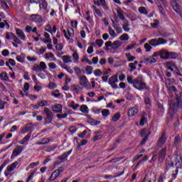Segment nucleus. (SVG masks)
Returning a JSON list of instances; mask_svg holds the SVG:
<instances>
[{
    "label": "nucleus",
    "mask_w": 182,
    "mask_h": 182,
    "mask_svg": "<svg viewBox=\"0 0 182 182\" xmlns=\"http://www.w3.org/2000/svg\"><path fill=\"white\" fill-rule=\"evenodd\" d=\"M134 87L138 90H149L146 83L143 82V77L139 76L134 80Z\"/></svg>",
    "instance_id": "f257e3e1"
},
{
    "label": "nucleus",
    "mask_w": 182,
    "mask_h": 182,
    "mask_svg": "<svg viewBox=\"0 0 182 182\" xmlns=\"http://www.w3.org/2000/svg\"><path fill=\"white\" fill-rule=\"evenodd\" d=\"M44 113L46 115V117L44 118V120L46 122L45 124H50V123H52V120H53V112H52L49 108L45 107Z\"/></svg>",
    "instance_id": "f03ea898"
},
{
    "label": "nucleus",
    "mask_w": 182,
    "mask_h": 182,
    "mask_svg": "<svg viewBox=\"0 0 182 182\" xmlns=\"http://www.w3.org/2000/svg\"><path fill=\"white\" fill-rule=\"evenodd\" d=\"M167 42V40L163 38H159L158 39L152 38L149 41V43L151 46H159V45H164Z\"/></svg>",
    "instance_id": "7ed1b4c3"
},
{
    "label": "nucleus",
    "mask_w": 182,
    "mask_h": 182,
    "mask_svg": "<svg viewBox=\"0 0 182 182\" xmlns=\"http://www.w3.org/2000/svg\"><path fill=\"white\" fill-rule=\"evenodd\" d=\"M171 5L175 12L177 14H180V12H181V8L180 7V0H172Z\"/></svg>",
    "instance_id": "20e7f679"
},
{
    "label": "nucleus",
    "mask_w": 182,
    "mask_h": 182,
    "mask_svg": "<svg viewBox=\"0 0 182 182\" xmlns=\"http://www.w3.org/2000/svg\"><path fill=\"white\" fill-rule=\"evenodd\" d=\"M117 82H119V80L117 79V75H112L111 77L109 78L108 83L112 86L113 89H117L119 87L117 86Z\"/></svg>",
    "instance_id": "39448f33"
},
{
    "label": "nucleus",
    "mask_w": 182,
    "mask_h": 182,
    "mask_svg": "<svg viewBox=\"0 0 182 182\" xmlns=\"http://www.w3.org/2000/svg\"><path fill=\"white\" fill-rule=\"evenodd\" d=\"M166 140H167V135H166V132H164L158 140L159 147H163V146L166 144Z\"/></svg>",
    "instance_id": "423d86ee"
},
{
    "label": "nucleus",
    "mask_w": 182,
    "mask_h": 182,
    "mask_svg": "<svg viewBox=\"0 0 182 182\" xmlns=\"http://www.w3.org/2000/svg\"><path fill=\"white\" fill-rule=\"evenodd\" d=\"M31 21L32 22H36L37 23H42L43 22V19L42 18V16L39 14H33L30 16Z\"/></svg>",
    "instance_id": "0eeeda50"
},
{
    "label": "nucleus",
    "mask_w": 182,
    "mask_h": 182,
    "mask_svg": "<svg viewBox=\"0 0 182 182\" xmlns=\"http://www.w3.org/2000/svg\"><path fill=\"white\" fill-rule=\"evenodd\" d=\"M18 161H15L11 165L7 166V171L4 172L5 176L8 177V176H9V173H11V171H14V170L16 168V166H18Z\"/></svg>",
    "instance_id": "6e6552de"
},
{
    "label": "nucleus",
    "mask_w": 182,
    "mask_h": 182,
    "mask_svg": "<svg viewBox=\"0 0 182 182\" xmlns=\"http://www.w3.org/2000/svg\"><path fill=\"white\" fill-rule=\"evenodd\" d=\"M67 32H66V30H63V33L65 38H66V39H70L69 38H73V36H75V31H73V28H68Z\"/></svg>",
    "instance_id": "1a4fd4ad"
},
{
    "label": "nucleus",
    "mask_w": 182,
    "mask_h": 182,
    "mask_svg": "<svg viewBox=\"0 0 182 182\" xmlns=\"http://www.w3.org/2000/svg\"><path fill=\"white\" fill-rule=\"evenodd\" d=\"M23 151V146H16L14 148V150L13 151V153L11 154V159H14V157H16L17 156H19V154Z\"/></svg>",
    "instance_id": "9d476101"
},
{
    "label": "nucleus",
    "mask_w": 182,
    "mask_h": 182,
    "mask_svg": "<svg viewBox=\"0 0 182 182\" xmlns=\"http://www.w3.org/2000/svg\"><path fill=\"white\" fill-rule=\"evenodd\" d=\"M80 85L85 88L89 87V80H87V77H86V76L82 75L80 77Z\"/></svg>",
    "instance_id": "9b49d317"
},
{
    "label": "nucleus",
    "mask_w": 182,
    "mask_h": 182,
    "mask_svg": "<svg viewBox=\"0 0 182 182\" xmlns=\"http://www.w3.org/2000/svg\"><path fill=\"white\" fill-rule=\"evenodd\" d=\"M167 153V149L164 148L161 150L159 155V163H163L164 161V159H166V154Z\"/></svg>",
    "instance_id": "f8f14e48"
},
{
    "label": "nucleus",
    "mask_w": 182,
    "mask_h": 182,
    "mask_svg": "<svg viewBox=\"0 0 182 182\" xmlns=\"http://www.w3.org/2000/svg\"><path fill=\"white\" fill-rule=\"evenodd\" d=\"M16 33L18 36V38H19V39H21V41H25V39H26V36H25V33H23V31L19 28H16Z\"/></svg>",
    "instance_id": "ddd939ff"
},
{
    "label": "nucleus",
    "mask_w": 182,
    "mask_h": 182,
    "mask_svg": "<svg viewBox=\"0 0 182 182\" xmlns=\"http://www.w3.org/2000/svg\"><path fill=\"white\" fill-rule=\"evenodd\" d=\"M32 129H33L32 123L27 124L25 127L21 129V133L22 134H25V133H28V132H30Z\"/></svg>",
    "instance_id": "4468645a"
},
{
    "label": "nucleus",
    "mask_w": 182,
    "mask_h": 182,
    "mask_svg": "<svg viewBox=\"0 0 182 182\" xmlns=\"http://www.w3.org/2000/svg\"><path fill=\"white\" fill-rule=\"evenodd\" d=\"M159 56L161 59H164L165 60H167L168 59V52L166 51V50L162 49L159 50Z\"/></svg>",
    "instance_id": "2eb2a0df"
},
{
    "label": "nucleus",
    "mask_w": 182,
    "mask_h": 182,
    "mask_svg": "<svg viewBox=\"0 0 182 182\" xmlns=\"http://www.w3.org/2000/svg\"><path fill=\"white\" fill-rule=\"evenodd\" d=\"M52 110L55 113H62V105L60 104L53 105Z\"/></svg>",
    "instance_id": "dca6fc26"
},
{
    "label": "nucleus",
    "mask_w": 182,
    "mask_h": 182,
    "mask_svg": "<svg viewBox=\"0 0 182 182\" xmlns=\"http://www.w3.org/2000/svg\"><path fill=\"white\" fill-rule=\"evenodd\" d=\"M137 113H139V109L136 107H132L128 110V116L129 117H133V116H135Z\"/></svg>",
    "instance_id": "f3484780"
},
{
    "label": "nucleus",
    "mask_w": 182,
    "mask_h": 182,
    "mask_svg": "<svg viewBox=\"0 0 182 182\" xmlns=\"http://www.w3.org/2000/svg\"><path fill=\"white\" fill-rule=\"evenodd\" d=\"M40 9H43L44 11H46L48 9V3L46 2V0H40V2H38Z\"/></svg>",
    "instance_id": "a211bd4d"
},
{
    "label": "nucleus",
    "mask_w": 182,
    "mask_h": 182,
    "mask_svg": "<svg viewBox=\"0 0 182 182\" xmlns=\"http://www.w3.org/2000/svg\"><path fill=\"white\" fill-rule=\"evenodd\" d=\"M112 26L114 29H115L116 32L117 33H122V28L117 26V24L114 23V21L113 19H112Z\"/></svg>",
    "instance_id": "6ab92c4d"
},
{
    "label": "nucleus",
    "mask_w": 182,
    "mask_h": 182,
    "mask_svg": "<svg viewBox=\"0 0 182 182\" xmlns=\"http://www.w3.org/2000/svg\"><path fill=\"white\" fill-rule=\"evenodd\" d=\"M166 87H167V90H168V92H174V93H176V92H177V88L173 85H171L170 84H166Z\"/></svg>",
    "instance_id": "aec40b11"
},
{
    "label": "nucleus",
    "mask_w": 182,
    "mask_h": 182,
    "mask_svg": "<svg viewBox=\"0 0 182 182\" xmlns=\"http://www.w3.org/2000/svg\"><path fill=\"white\" fill-rule=\"evenodd\" d=\"M120 46H122V42L119 41H116L114 43H112V49L114 50L119 49Z\"/></svg>",
    "instance_id": "412c9836"
},
{
    "label": "nucleus",
    "mask_w": 182,
    "mask_h": 182,
    "mask_svg": "<svg viewBox=\"0 0 182 182\" xmlns=\"http://www.w3.org/2000/svg\"><path fill=\"white\" fill-rule=\"evenodd\" d=\"M61 59L63 60L64 63H70V62H72V59L69 55H63L61 57Z\"/></svg>",
    "instance_id": "4be33fe9"
},
{
    "label": "nucleus",
    "mask_w": 182,
    "mask_h": 182,
    "mask_svg": "<svg viewBox=\"0 0 182 182\" xmlns=\"http://www.w3.org/2000/svg\"><path fill=\"white\" fill-rule=\"evenodd\" d=\"M71 153L72 150H70L69 151L64 153L59 157L60 160H62V161H63V160H65V159H66L68 156H69Z\"/></svg>",
    "instance_id": "5701e85b"
},
{
    "label": "nucleus",
    "mask_w": 182,
    "mask_h": 182,
    "mask_svg": "<svg viewBox=\"0 0 182 182\" xmlns=\"http://www.w3.org/2000/svg\"><path fill=\"white\" fill-rule=\"evenodd\" d=\"M168 59H176V58H178V54L174 52H168Z\"/></svg>",
    "instance_id": "b1692460"
},
{
    "label": "nucleus",
    "mask_w": 182,
    "mask_h": 182,
    "mask_svg": "<svg viewBox=\"0 0 182 182\" xmlns=\"http://www.w3.org/2000/svg\"><path fill=\"white\" fill-rule=\"evenodd\" d=\"M129 21H124V23L122 25V28L124 31H125V32H129L130 31V28H129Z\"/></svg>",
    "instance_id": "393cba45"
},
{
    "label": "nucleus",
    "mask_w": 182,
    "mask_h": 182,
    "mask_svg": "<svg viewBox=\"0 0 182 182\" xmlns=\"http://www.w3.org/2000/svg\"><path fill=\"white\" fill-rule=\"evenodd\" d=\"M178 164H179L181 166L182 165V159L180 155H176V165L177 166Z\"/></svg>",
    "instance_id": "a878e982"
},
{
    "label": "nucleus",
    "mask_w": 182,
    "mask_h": 182,
    "mask_svg": "<svg viewBox=\"0 0 182 182\" xmlns=\"http://www.w3.org/2000/svg\"><path fill=\"white\" fill-rule=\"evenodd\" d=\"M80 112H82V113L87 114L89 113V108H87V106L86 105H82L80 107Z\"/></svg>",
    "instance_id": "bb28decb"
},
{
    "label": "nucleus",
    "mask_w": 182,
    "mask_h": 182,
    "mask_svg": "<svg viewBox=\"0 0 182 182\" xmlns=\"http://www.w3.org/2000/svg\"><path fill=\"white\" fill-rule=\"evenodd\" d=\"M0 77L3 80H5L6 82H8L9 80V77H8L6 73H1L0 74Z\"/></svg>",
    "instance_id": "cd10ccee"
},
{
    "label": "nucleus",
    "mask_w": 182,
    "mask_h": 182,
    "mask_svg": "<svg viewBox=\"0 0 182 182\" xmlns=\"http://www.w3.org/2000/svg\"><path fill=\"white\" fill-rule=\"evenodd\" d=\"M31 139V133L26 135L21 141L20 144H23L24 143H26Z\"/></svg>",
    "instance_id": "c85d7f7f"
},
{
    "label": "nucleus",
    "mask_w": 182,
    "mask_h": 182,
    "mask_svg": "<svg viewBox=\"0 0 182 182\" xmlns=\"http://www.w3.org/2000/svg\"><path fill=\"white\" fill-rule=\"evenodd\" d=\"M118 18L121 19V21H124V14H123V11L122 10H117Z\"/></svg>",
    "instance_id": "c756f323"
},
{
    "label": "nucleus",
    "mask_w": 182,
    "mask_h": 182,
    "mask_svg": "<svg viewBox=\"0 0 182 182\" xmlns=\"http://www.w3.org/2000/svg\"><path fill=\"white\" fill-rule=\"evenodd\" d=\"M80 105H79V104H75V101H72L70 102V107H72V109H73V110H76V109H77V107H80Z\"/></svg>",
    "instance_id": "7c9ffc66"
},
{
    "label": "nucleus",
    "mask_w": 182,
    "mask_h": 182,
    "mask_svg": "<svg viewBox=\"0 0 182 182\" xmlns=\"http://www.w3.org/2000/svg\"><path fill=\"white\" fill-rule=\"evenodd\" d=\"M92 8L97 15H98L100 18H102L103 16V14H102V11H100V9H97L96 6H92Z\"/></svg>",
    "instance_id": "2f4dec72"
},
{
    "label": "nucleus",
    "mask_w": 182,
    "mask_h": 182,
    "mask_svg": "<svg viewBox=\"0 0 182 182\" xmlns=\"http://www.w3.org/2000/svg\"><path fill=\"white\" fill-rule=\"evenodd\" d=\"M145 60L148 63H156V58H154V57L153 55L151 57H150L149 58H146Z\"/></svg>",
    "instance_id": "473e14b6"
},
{
    "label": "nucleus",
    "mask_w": 182,
    "mask_h": 182,
    "mask_svg": "<svg viewBox=\"0 0 182 182\" xmlns=\"http://www.w3.org/2000/svg\"><path fill=\"white\" fill-rule=\"evenodd\" d=\"M102 114L105 117H107V116H109V114H110V111L107 109H105L102 111Z\"/></svg>",
    "instance_id": "72a5a7b5"
},
{
    "label": "nucleus",
    "mask_w": 182,
    "mask_h": 182,
    "mask_svg": "<svg viewBox=\"0 0 182 182\" xmlns=\"http://www.w3.org/2000/svg\"><path fill=\"white\" fill-rule=\"evenodd\" d=\"M120 117H121L120 113H116V114H114V115L112 117V121L117 122V120H119V119H120Z\"/></svg>",
    "instance_id": "f704fd0d"
},
{
    "label": "nucleus",
    "mask_w": 182,
    "mask_h": 182,
    "mask_svg": "<svg viewBox=\"0 0 182 182\" xmlns=\"http://www.w3.org/2000/svg\"><path fill=\"white\" fill-rule=\"evenodd\" d=\"M120 41H129V35L124 33L119 37Z\"/></svg>",
    "instance_id": "c9c22d12"
},
{
    "label": "nucleus",
    "mask_w": 182,
    "mask_h": 182,
    "mask_svg": "<svg viewBox=\"0 0 182 182\" xmlns=\"http://www.w3.org/2000/svg\"><path fill=\"white\" fill-rule=\"evenodd\" d=\"M56 117H58V119H66V117H68V113L57 114Z\"/></svg>",
    "instance_id": "e433bc0d"
},
{
    "label": "nucleus",
    "mask_w": 182,
    "mask_h": 182,
    "mask_svg": "<svg viewBox=\"0 0 182 182\" xmlns=\"http://www.w3.org/2000/svg\"><path fill=\"white\" fill-rule=\"evenodd\" d=\"M85 70L87 72L88 75H92L93 73V67L88 65L86 67Z\"/></svg>",
    "instance_id": "4c0bfd02"
},
{
    "label": "nucleus",
    "mask_w": 182,
    "mask_h": 182,
    "mask_svg": "<svg viewBox=\"0 0 182 182\" xmlns=\"http://www.w3.org/2000/svg\"><path fill=\"white\" fill-rule=\"evenodd\" d=\"M74 70H75L77 76H80V75H82V70H80V68L79 67H75Z\"/></svg>",
    "instance_id": "58836bf2"
},
{
    "label": "nucleus",
    "mask_w": 182,
    "mask_h": 182,
    "mask_svg": "<svg viewBox=\"0 0 182 182\" xmlns=\"http://www.w3.org/2000/svg\"><path fill=\"white\" fill-rule=\"evenodd\" d=\"M1 5L3 8H6V9H9V6L6 3L5 0H1Z\"/></svg>",
    "instance_id": "ea45409f"
},
{
    "label": "nucleus",
    "mask_w": 182,
    "mask_h": 182,
    "mask_svg": "<svg viewBox=\"0 0 182 182\" xmlns=\"http://www.w3.org/2000/svg\"><path fill=\"white\" fill-rule=\"evenodd\" d=\"M139 11L140 14H144V15H147L148 14L147 10H146V7H144V6L139 7Z\"/></svg>",
    "instance_id": "a19ab883"
},
{
    "label": "nucleus",
    "mask_w": 182,
    "mask_h": 182,
    "mask_svg": "<svg viewBox=\"0 0 182 182\" xmlns=\"http://www.w3.org/2000/svg\"><path fill=\"white\" fill-rule=\"evenodd\" d=\"M126 56L129 62H133V60L136 59V57L132 56V55H130V53L126 54Z\"/></svg>",
    "instance_id": "79ce46f5"
},
{
    "label": "nucleus",
    "mask_w": 182,
    "mask_h": 182,
    "mask_svg": "<svg viewBox=\"0 0 182 182\" xmlns=\"http://www.w3.org/2000/svg\"><path fill=\"white\" fill-rule=\"evenodd\" d=\"M127 80L130 85H134V80H133V77L128 76Z\"/></svg>",
    "instance_id": "37998d69"
},
{
    "label": "nucleus",
    "mask_w": 182,
    "mask_h": 182,
    "mask_svg": "<svg viewBox=\"0 0 182 182\" xmlns=\"http://www.w3.org/2000/svg\"><path fill=\"white\" fill-rule=\"evenodd\" d=\"M144 48L146 49V52H150L151 50L152 47H151V46H150V44L145 43Z\"/></svg>",
    "instance_id": "c03bdc74"
},
{
    "label": "nucleus",
    "mask_w": 182,
    "mask_h": 182,
    "mask_svg": "<svg viewBox=\"0 0 182 182\" xmlns=\"http://www.w3.org/2000/svg\"><path fill=\"white\" fill-rule=\"evenodd\" d=\"M40 107H43V106H48V101L42 100L38 102Z\"/></svg>",
    "instance_id": "a18cd8bd"
},
{
    "label": "nucleus",
    "mask_w": 182,
    "mask_h": 182,
    "mask_svg": "<svg viewBox=\"0 0 182 182\" xmlns=\"http://www.w3.org/2000/svg\"><path fill=\"white\" fill-rule=\"evenodd\" d=\"M109 33L113 38H114V36H116V32L114 31V30L112 29V27H109Z\"/></svg>",
    "instance_id": "49530a36"
},
{
    "label": "nucleus",
    "mask_w": 182,
    "mask_h": 182,
    "mask_svg": "<svg viewBox=\"0 0 182 182\" xmlns=\"http://www.w3.org/2000/svg\"><path fill=\"white\" fill-rule=\"evenodd\" d=\"M96 45L99 46V48H101L102 45H103V40L102 39H97L95 41Z\"/></svg>",
    "instance_id": "de8ad7c7"
},
{
    "label": "nucleus",
    "mask_w": 182,
    "mask_h": 182,
    "mask_svg": "<svg viewBox=\"0 0 182 182\" xmlns=\"http://www.w3.org/2000/svg\"><path fill=\"white\" fill-rule=\"evenodd\" d=\"M173 166H174V164H173L171 161L166 159V169H168L169 167H173Z\"/></svg>",
    "instance_id": "09e8293b"
},
{
    "label": "nucleus",
    "mask_w": 182,
    "mask_h": 182,
    "mask_svg": "<svg viewBox=\"0 0 182 182\" xmlns=\"http://www.w3.org/2000/svg\"><path fill=\"white\" fill-rule=\"evenodd\" d=\"M81 62H86L87 63H88V65H92L93 63H92V61H90V60H89L87 58L84 57L82 60Z\"/></svg>",
    "instance_id": "8fccbe9b"
},
{
    "label": "nucleus",
    "mask_w": 182,
    "mask_h": 182,
    "mask_svg": "<svg viewBox=\"0 0 182 182\" xmlns=\"http://www.w3.org/2000/svg\"><path fill=\"white\" fill-rule=\"evenodd\" d=\"M45 31H46V32H49L50 33H52V26H50V24H48L46 26Z\"/></svg>",
    "instance_id": "3c124183"
},
{
    "label": "nucleus",
    "mask_w": 182,
    "mask_h": 182,
    "mask_svg": "<svg viewBox=\"0 0 182 182\" xmlns=\"http://www.w3.org/2000/svg\"><path fill=\"white\" fill-rule=\"evenodd\" d=\"M46 52V48L41 47L37 52L38 55H42Z\"/></svg>",
    "instance_id": "603ef678"
},
{
    "label": "nucleus",
    "mask_w": 182,
    "mask_h": 182,
    "mask_svg": "<svg viewBox=\"0 0 182 182\" xmlns=\"http://www.w3.org/2000/svg\"><path fill=\"white\" fill-rule=\"evenodd\" d=\"M100 3L105 8V9H107V4H106V0H100Z\"/></svg>",
    "instance_id": "864d4df0"
},
{
    "label": "nucleus",
    "mask_w": 182,
    "mask_h": 182,
    "mask_svg": "<svg viewBox=\"0 0 182 182\" xmlns=\"http://www.w3.org/2000/svg\"><path fill=\"white\" fill-rule=\"evenodd\" d=\"M55 49H56V50H58V51L62 50L63 49V45H62L60 43V44H56Z\"/></svg>",
    "instance_id": "5fc2aeb1"
},
{
    "label": "nucleus",
    "mask_w": 182,
    "mask_h": 182,
    "mask_svg": "<svg viewBox=\"0 0 182 182\" xmlns=\"http://www.w3.org/2000/svg\"><path fill=\"white\" fill-rule=\"evenodd\" d=\"M49 89H56V83L55 82H50L48 85Z\"/></svg>",
    "instance_id": "6e6d98bb"
},
{
    "label": "nucleus",
    "mask_w": 182,
    "mask_h": 182,
    "mask_svg": "<svg viewBox=\"0 0 182 182\" xmlns=\"http://www.w3.org/2000/svg\"><path fill=\"white\" fill-rule=\"evenodd\" d=\"M33 70H34L36 72H41L42 70L41 66L38 65H35Z\"/></svg>",
    "instance_id": "4d7b16f0"
},
{
    "label": "nucleus",
    "mask_w": 182,
    "mask_h": 182,
    "mask_svg": "<svg viewBox=\"0 0 182 182\" xmlns=\"http://www.w3.org/2000/svg\"><path fill=\"white\" fill-rule=\"evenodd\" d=\"M49 141H50V139H49V138H43L41 139V142L43 143V144H48Z\"/></svg>",
    "instance_id": "13d9d810"
},
{
    "label": "nucleus",
    "mask_w": 182,
    "mask_h": 182,
    "mask_svg": "<svg viewBox=\"0 0 182 182\" xmlns=\"http://www.w3.org/2000/svg\"><path fill=\"white\" fill-rule=\"evenodd\" d=\"M129 68L132 69L131 72H133V70H136V65L133 63H130L129 64Z\"/></svg>",
    "instance_id": "bf43d9fd"
},
{
    "label": "nucleus",
    "mask_w": 182,
    "mask_h": 182,
    "mask_svg": "<svg viewBox=\"0 0 182 182\" xmlns=\"http://www.w3.org/2000/svg\"><path fill=\"white\" fill-rule=\"evenodd\" d=\"M146 122H147V119H146V117H142L140 122H139V125L140 126H144V123H146Z\"/></svg>",
    "instance_id": "052dcab7"
},
{
    "label": "nucleus",
    "mask_w": 182,
    "mask_h": 182,
    "mask_svg": "<svg viewBox=\"0 0 182 182\" xmlns=\"http://www.w3.org/2000/svg\"><path fill=\"white\" fill-rule=\"evenodd\" d=\"M94 75H95V76H101V75H102V70H99V69L95 70V71H94Z\"/></svg>",
    "instance_id": "680f3d73"
},
{
    "label": "nucleus",
    "mask_w": 182,
    "mask_h": 182,
    "mask_svg": "<svg viewBox=\"0 0 182 182\" xmlns=\"http://www.w3.org/2000/svg\"><path fill=\"white\" fill-rule=\"evenodd\" d=\"M48 68H50V69H56V64L55 63H50L48 64Z\"/></svg>",
    "instance_id": "e2e57ef3"
},
{
    "label": "nucleus",
    "mask_w": 182,
    "mask_h": 182,
    "mask_svg": "<svg viewBox=\"0 0 182 182\" xmlns=\"http://www.w3.org/2000/svg\"><path fill=\"white\" fill-rule=\"evenodd\" d=\"M13 41L15 42V43H17L18 45H21L22 43V41H21V40H19L18 38L16 36L13 38Z\"/></svg>",
    "instance_id": "0e129e2a"
},
{
    "label": "nucleus",
    "mask_w": 182,
    "mask_h": 182,
    "mask_svg": "<svg viewBox=\"0 0 182 182\" xmlns=\"http://www.w3.org/2000/svg\"><path fill=\"white\" fill-rule=\"evenodd\" d=\"M35 171H33L28 176V179H27V182H29L32 180V178H33V176H35Z\"/></svg>",
    "instance_id": "69168bd1"
},
{
    "label": "nucleus",
    "mask_w": 182,
    "mask_h": 182,
    "mask_svg": "<svg viewBox=\"0 0 182 182\" xmlns=\"http://www.w3.org/2000/svg\"><path fill=\"white\" fill-rule=\"evenodd\" d=\"M50 58H53V53H46V59H50Z\"/></svg>",
    "instance_id": "338daca9"
},
{
    "label": "nucleus",
    "mask_w": 182,
    "mask_h": 182,
    "mask_svg": "<svg viewBox=\"0 0 182 182\" xmlns=\"http://www.w3.org/2000/svg\"><path fill=\"white\" fill-rule=\"evenodd\" d=\"M87 53H89V55H90V53H93V46H89L87 50Z\"/></svg>",
    "instance_id": "774afa93"
}]
</instances>
